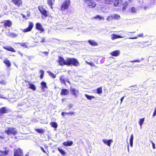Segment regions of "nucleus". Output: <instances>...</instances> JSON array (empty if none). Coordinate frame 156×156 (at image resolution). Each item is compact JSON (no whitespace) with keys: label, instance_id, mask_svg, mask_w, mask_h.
<instances>
[{"label":"nucleus","instance_id":"nucleus-2","mask_svg":"<svg viewBox=\"0 0 156 156\" xmlns=\"http://www.w3.org/2000/svg\"><path fill=\"white\" fill-rule=\"evenodd\" d=\"M17 130L15 128L9 127L5 129V133L8 135L12 134L13 135H15L17 133Z\"/></svg>","mask_w":156,"mask_h":156},{"label":"nucleus","instance_id":"nucleus-33","mask_svg":"<svg viewBox=\"0 0 156 156\" xmlns=\"http://www.w3.org/2000/svg\"><path fill=\"white\" fill-rule=\"evenodd\" d=\"M47 72L48 73L49 75L53 78H55L56 77L55 75L53 73L49 71H48Z\"/></svg>","mask_w":156,"mask_h":156},{"label":"nucleus","instance_id":"nucleus-24","mask_svg":"<svg viewBox=\"0 0 156 156\" xmlns=\"http://www.w3.org/2000/svg\"><path fill=\"white\" fill-rule=\"evenodd\" d=\"M41 88L42 89H44L45 88H47L46 85V83L44 81H43L41 82Z\"/></svg>","mask_w":156,"mask_h":156},{"label":"nucleus","instance_id":"nucleus-1","mask_svg":"<svg viewBox=\"0 0 156 156\" xmlns=\"http://www.w3.org/2000/svg\"><path fill=\"white\" fill-rule=\"evenodd\" d=\"M57 62L59 65L63 66L64 65L70 66L73 65L75 66H80V63L77 59L73 58H67L65 60L64 58L60 56H58Z\"/></svg>","mask_w":156,"mask_h":156},{"label":"nucleus","instance_id":"nucleus-59","mask_svg":"<svg viewBox=\"0 0 156 156\" xmlns=\"http://www.w3.org/2000/svg\"><path fill=\"white\" fill-rule=\"evenodd\" d=\"M22 15V16H23V18H25V16L24 15Z\"/></svg>","mask_w":156,"mask_h":156},{"label":"nucleus","instance_id":"nucleus-41","mask_svg":"<svg viewBox=\"0 0 156 156\" xmlns=\"http://www.w3.org/2000/svg\"><path fill=\"white\" fill-rule=\"evenodd\" d=\"M10 35L9 36V37H15L17 35L16 34L13 33H11V34H10Z\"/></svg>","mask_w":156,"mask_h":156},{"label":"nucleus","instance_id":"nucleus-9","mask_svg":"<svg viewBox=\"0 0 156 156\" xmlns=\"http://www.w3.org/2000/svg\"><path fill=\"white\" fill-rule=\"evenodd\" d=\"M114 2L113 5L115 7H117L122 4L123 0H115Z\"/></svg>","mask_w":156,"mask_h":156},{"label":"nucleus","instance_id":"nucleus-26","mask_svg":"<svg viewBox=\"0 0 156 156\" xmlns=\"http://www.w3.org/2000/svg\"><path fill=\"white\" fill-rule=\"evenodd\" d=\"M3 62L8 67L11 66V62L8 59H5Z\"/></svg>","mask_w":156,"mask_h":156},{"label":"nucleus","instance_id":"nucleus-46","mask_svg":"<svg viewBox=\"0 0 156 156\" xmlns=\"http://www.w3.org/2000/svg\"><path fill=\"white\" fill-rule=\"evenodd\" d=\"M21 45L25 48H27V43H22L21 44Z\"/></svg>","mask_w":156,"mask_h":156},{"label":"nucleus","instance_id":"nucleus-40","mask_svg":"<svg viewBox=\"0 0 156 156\" xmlns=\"http://www.w3.org/2000/svg\"><path fill=\"white\" fill-rule=\"evenodd\" d=\"M113 16L114 19H118L120 18V16L119 15H118L117 14H115Z\"/></svg>","mask_w":156,"mask_h":156},{"label":"nucleus","instance_id":"nucleus-13","mask_svg":"<svg viewBox=\"0 0 156 156\" xmlns=\"http://www.w3.org/2000/svg\"><path fill=\"white\" fill-rule=\"evenodd\" d=\"M102 141L105 144H107L108 146H111V143H112L113 141L112 139H109L108 140L103 139Z\"/></svg>","mask_w":156,"mask_h":156},{"label":"nucleus","instance_id":"nucleus-20","mask_svg":"<svg viewBox=\"0 0 156 156\" xmlns=\"http://www.w3.org/2000/svg\"><path fill=\"white\" fill-rule=\"evenodd\" d=\"M112 37L111 38L112 40H114L117 38H122V37L120 35H118L115 34H112Z\"/></svg>","mask_w":156,"mask_h":156},{"label":"nucleus","instance_id":"nucleus-60","mask_svg":"<svg viewBox=\"0 0 156 156\" xmlns=\"http://www.w3.org/2000/svg\"><path fill=\"white\" fill-rule=\"evenodd\" d=\"M25 156H29L28 153L26 154Z\"/></svg>","mask_w":156,"mask_h":156},{"label":"nucleus","instance_id":"nucleus-15","mask_svg":"<svg viewBox=\"0 0 156 156\" xmlns=\"http://www.w3.org/2000/svg\"><path fill=\"white\" fill-rule=\"evenodd\" d=\"M73 142L72 141L68 140L63 142L62 144L65 146H70L73 144Z\"/></svg>","mask_w":156,"mask_h":156},{"label":"nucleus","instance_id":"nucleus-38","mask_svg":"<svg viewBox=\"0 0 156 156\" xmlns=\"http://www.w3.org/2000/svg\"><path fill=\"white\" fill-rule=\"evenodd\" d=\"M30 88L34 90H36V87L35 85L33 84H30Z\"/></svg>","mask_w":156,"mask_h":156},{"label":"nucleus","instance_id":"nucleus-49","mask_svg":"<svg viewBox=\"0 0 156 156\" xmlns=\"http://www.w3.org/2000/svg\"><path fill=\"white\" fill-rule=\"evenodd\" d=\"M34 26L33 23H30V31H31V29L33 28Z\"/></svg>","mask_w":156,"mask_h":156},{"label":"nucleus","instance_id":"nucleus-10","mask_svg":"<svg viewBox=\"0 0 156 156\" xmlns=\"http://www.w3.org/2000/svg\"><path fill=\"white\" fill-rule=\"evenodd\" d=\"M69 93L68 90L65 89H63L61 90L60 95H67Z\"/></svg>","mask_w":156,"mask_h":156},{"label":"nucleus","instance_id":"nucleus-6","mask_svg":"<svg viewBox=\"0 0 156 156\" xmlns=\"http://www.w3.org/2000/svg\"><path fill=\"white\" fill-rule=\"evenodd\" d=\"M70 1L69 0H66L64 2L61 6V8L66 10L68 9L70 5Z\"/></svg>","mask_w":156,"mask_h":156},{"label":"nucleus","instance_id":"nucleus-4","mask_svg":"<svg viewBox=\"0 0 156 156\" xmlns=\"http://www.w3.org/2000/svg\"><path fill=\"white\" fill-rule=\"evenodd\" d=\"M59 80L61 83L66 84V82L70 83L69 79L68 77H66L65 75H62L59 78Z\"/></svg>","mask_w":156,"mask_h":156},{"label":"nucleus","instance_id":"nucleus-63","mask_svg":"<svg viewBox=\"0 0 156 156\" xmlns=\"http://www.w3.org/2000/svg\"><path fill=\"white\" fill-rule=\"evenodd\" d=\"M45 149H47V148H48V147H47V146H45Z\"/></svg>","mask_w":156,"mask_h":156},{"label":"nucleus","instance_id":"nucleus-7","mask_svg":"<svg viewBox=\"0 0 156 156\" xmlns=\"http://www.w3.org/2000/svg\"><path fill=\"white\" fill-rule=\"evenodd\" d=\"M120 51L118 50L111 52L110 54L112 56L117 57L120 55Z\"/></svg>","mask_w":156,"mask_h":156},{"label":"nucleus","instance_id":"nucleus-31","mask_svg":"<svg viewBox=\"0 0 156 156\" xmlns=\"http://www.w3.org/2000/svg\"><path fill=\"white\" fill-rule=\"evenodd\" d=\"M133 134H132L131 135L130 137V145L131 147H132L133 146Z\"/></svg>","mask_w":156,"mask_h":156},{"label":"nucleus","instance_id":"nucleus-56","mask_svg":"<svg viewBox=\"0 0 156 156\" xmlns=\"http://www.w3.org/2000/svg\"><path fill=\"white\" fill-rule=\"evenodd\" d=\"M45 42V39L44 38H43L41 40V41L40 42L41 43H42V42Z\"/></svg>","mask_w":156,"mask_h":156},{"label":"nucleus","instance_id":"nucleus-30","mask_svg":"<svg viewBox=\"0 0 156 156\" xmlns=\"http://www.w3.org/2000/svg\"><path fill=\"white\" fill-rule=\"evenodd\" d=\"M102 87H100L97 89V93L98 94H100L102 93Z\"/></svg>","mask_w":156,"mask_h":156},{"label":"nucleus","instance_id":"nucleus-23","mask_svg":"<svg viewBox=\"0 0 156 156\" xmlns=\"http://www.w3.org/2000/svg\"><path fill=\"white\" fill-rule=\"evenodd\" d=\"M6 112L7 109L5 107H2L0 108V115L5 113Z\"/></svg>","mask_w":156,"mask_h":156},{"label":"nucleus","instance_id":"nucleus-12","mask_svg":"<svg viewBox=\"0 0 156 156\" xmlns=\"http://www.w3.org/2000/svg\"><path fill=\"white\" fill-rule=\"evenodd\" d=\"M130 6L127 2H125L122 4V10H125L126 9H129Z\"/></svg>","mask_w":156,"mask_h":156},{"label":"nucleus","instance_id":"nucleus-50","mask_svg":"<svg viewBox=\"0 0 156 156\" xmlns=\"http://www.w3.org/2000/svg\"><path fill=\"white\" fill-rule=\"evenodd\" d=\"M151 143L152 144L153 148L155 149V144L152 141H151Z\"/></svg>","mask_w":156,"mask_h":156},{"label":"nucleus","instance_id":"nucleus-62","mask_svg":"<svg viewBox=\"0 0 156 156\" xmlns=\"http://www.w3.org/2000/svg\"><path fill=\"white\" fill-rule=\"evenodd\" d=\"M135 32H130L129 33H135Z\"/></svg>","mask_w":156,"mask_h":156},{"label":"nucleus","instance_id":"nucleus-43","mask_svg":"<svg viewBox=\"0 0 156 156\" xmlns=\"http://www.w3.org/2000/svg\"><path fill=\"white\" fill-rule=\"evenodd\" d=\"M24 102H21L20 103H19L17 105V106L18 107L23 106L24 104Z\"/></svg>","mask_w":156,"mask_h":156},{"label":"nucleus","instance_id":"nucleus-14","mask_svg":"<svg viewBox=\"0 0 156 156\" xmlns=\"http://www.w3.org/2000/svg\"><path fill=\"white\" fill-rule=\"evenodd\" d=\"M12 2L15 5L19 6L22 4V2L21 0H12Z\"/></svg>","mask_w":156,"mask_h":156},{"label":"nucleus","instance_id":"nucleus-16","mask_svg":"<svg viewBox=\"0 0 156 156\" xmlns=\"http://www.w3.org/2000/svg\"><path fill=\"white\" fill-rule=\"evenodd\" d=\"M70 90L72 94L75 96H76L78 94L79 92L78 90L73 88H71Z\"/></svg>","mask_w":156,"mask_h":156},{"label":"nucleus","instance_id":"nucleus-44","mask_svg":"<svg viewBox=\"0 0 156 156\" xmlns=\"http://www.w3.org/2000/svg\"><path fill=\"white\" fill-rule=\"evenodd\" d=\"M86 62L89 65L91 66H95V64L93 62Z\"/></svg>","mask_w":156,"mask_h":156},{"label":"nucleus","instance_id":"nucleus-34","mask_svg":"<svg viewBox=\"0 0 156 156\" xmlns=\"http://www.w3.org/2000/svg\"><path fill=\"white\" fill-rule=\"evenodd\" d=\"M144 118H143L140 119L138 123L140 127L142 126V125L144 121Z\"/></svg>","mask_w":156,"mask_h":156},{"label":"nucleus","instance_id":"nucleus-37","mask_svg":"<svg viewBox=\"0 0 156 156\" xmlns=\"http://www.w3.org/2000/svg\"><path fill=\"white\" fill-rule=\"evenodd\" d=\"M113 19H114L113 16L111 15V16H108L106 20L108 21H110Z\"/></svg>","mask_w":156,"mask_h":156},{"label":"nucleus","instance_id":"nucleus-5","mask_svg":"<svg viewBox=\"0 0 156 156\" xmlns=\"http://www.w3.org/2000/svg\"><path fill=\"white\" fill-rule=\"evenodd\" d=\"M85 2L86 3L87 6L91 8L95 7L96 5L95 3L92 0H86Z\"/></svg>","mask_w":156,"mask_h":156},{"label":"nucleus","instance_id":"nucleus-57","mask_svg":"<svg viewBox=\"0 0 156 156\" xmlns=\"http://www.w3.org/2000/svg\"><path fill=\"white\" fill-rule=\"evenodd\" d=\"M135 8L134 7H132L131 8V10H135Z\"/></svg>","mask_w":156,"mask_h":156},{"label":"nucleus","instance_id":"nucleus-8","mask_svg":"<svg viewBox=\"0 0 156 156\" xmlns=\"http://www.w3.org/2000/svg\"><path fill=\"white\" fill-rule=\"evenodd\" d=\"M36 29L40 31L41 33L43 32L44 31V30L41 25L39 23H37L36 24Z\"/></svg>","mask_w":156,"mask_h":156},{"label":"nucleus","instance_id":"nucleus-32","mask_svg":"<svg viewBox=\"0 0 156 156\" xmlns=\"http://www.w3.org/2000/svg\"><path fill=\"white\" fill-rule=\"evenodd\" d=\"M39 73H41V75L39 76V77L41 79H43L44 75V71L43 70H41L39 71Z\"/></svg>","mask_w":156,"mask_h":156},{"label":"nucleus","instance_id":"nucleus-39","mask_svg":"<svg viewBox=\"0 0 156 156\" xmlns=\"http://www.w3.org/2000/svg\"><path fill=\"white\" fill-rule=\"evenodd\" d=\"M11 33V32H10V30L9 29L7 30L5 32V34L8 37H9Z\"/></svg>","mask_w":156,"mask_h":156},{"label":"nucleus","instance_id":"nucleus-17","mask_svg":"<svg viewBox=\"0 0 156 156\" xmlns=\"http://www.w3.org/2000/svg\"><path fill=\"white\" fill-rule=\"evenodd\" d=\"M12 24L11 22L9 20H5L4 22V26H8L10 27L11 26Z\"/></svg>","mask_w":156,"mask_h":156},{"label":"nucleus","instance_id":"nucleus-36","mask_svg":"<svg viewBox=\"0 0 156 156\" xmlns=\"http://www.w3.org/2000/svg\"><path fill=\"white\" fill-rule=\"evenodd\" d=\"M85 96L87 99L88 100H91V99L94 98H95L93 96H90L87 94H85Z\"/></svg>","mask_w":156,"mask_h":156},{"label":"nucleus","instance_id":"nucleus-45","mask_svg":"<svg viewBox=\"0 0 156 156\" xmlns=\"http://www.w3.org/2000/svg\"><path fill=\"white\" fill-rule=\"evenodd\" d=\"M29 31V25L27 29H24L23 30V31L24 32H26Z\"/></svg>","mask_w":156,"mask_h":156},{"label":"nucleus","instance_id":"nucleus-58","mask_svg":"<svg viewBox=\"0 0 156 156\" xmlns=\"http://www.w3.org/2000/svg\"><path fill=\"white\" fill-rule=\"evenodd\" d=\"M135 61L136 62H140V60H135Z\"/></svg>","mask_w":156,"mask_h":156},{"label":"nucleus","instance_id":"nucleus-3","mask_svg":"<svg viewBox=\"0 0 156 156\" xmlns=\"http://www.w3.org/2000/svg\"><path fill=\"white\" fill-rule=\"evenodd\" d=\"M14 156H23V151L20 148L14 149Z\"/></svg>","mask_w":156,"mask_h":156},{"label":"nucleus","instance_id":"nucleus-52","mask_svg":"<svg viewBox=\"0 0 156 156\" xmlns=\"http://www.w3.org/2000/svg\"><path fill=\"white\" fill-rule=\"evenodd\" d=\"M42 53L44 54L46 56H47L48 54V51H44Z\"/></svg>","mask_w":156,"mask_h":156},{"label":"nucleus","instance_id":"nucleus-21","mask_svg":"<svg viewBox=\"0 0 156 156\" xmlns=\"http://www.w3.org/2000/svg\"><path fill=\"white\" fill-rule=\"evenodd\" d=\"M88 42L90 45L92 46H96L98 45L97 42L89 40L88 41Z\"/></svg>","mask_w":156,"mask_h":156},{"label":"nucleus","instance_id":"nucleus-35","mask_svg":"<svg viewBox=\"0 0 156 156\" xmlns=\"http://www.w3.org/2000/svg\"><path fill=\"white\" fill-rule=\"evenodd\" d=\"M114 0H105V3L106 4H110L112 3Z\"/></svg>","mask_w":156,"mask_h":156},{"label":"nucleus","instance_id":"nucleus-22","mask_svg":"<svg viewBox=\"0 0 156 156\" xmlns=\"http://www.w3.org/2000/svg\"><path fill=\"white\" fill-rule=\"evenodd\" d=\"M41 13L45 17L48 16L49 13L46 10H40Z\"/></svg>","mask_w":156,"mask_h":156},{"label":"nucleus","instance_id":"nucleus-27","mask_svg":"<svg viewBox=\"0 0 156 156\" xmlns=\"http://www.w3.org/2000/svg\"><path fill=\"white\" fill-rule=\"evenodd\" d=\"M58 150L61 154L63 155H65L66 152L64 150L60 148L59 147H58Z\"/></svg>","mask_w":156,"mask_h":156},{"label":"nucleus","instance_id":"nucleus-64","mask_svg":"<svg viewBox=\"0 0 156 156\" xmlns=\"http://www.w3.org/2000/svg\"><path fill=\"white\" fill-rule=\"evenodd\" d=\"M128 151H129V146L128 145Z\"/></svg>","mask_w":156,"mask_h":156},{"label":"nucleus","instance_id":"nucleus-11","mask_svg":"<svg viewBox=\"0 0 156 156\" xmlns=\"http://www.w3.org/2000/svg\"><path fill=\"white\" fill-rule=\"evenodd\" d=\"M9 150L8 149L5 147V151H0V156H5V155L8 154Z\"/></svg>","mask_w":156,"mask_h":156},{"label":"nucleus","instance_id":"nucleus-54","mask_svg":"<svg viewBox=\"0 0 156 156\" xmlns=\"http://www.w3.org/2000/svg\"><path fill=\"white\" fill-rule=\"evenodd\" d=\"M40 148L42 150V151H43V152H44V153H46V151L44 150V149L43 148V147H41Z\"/></svg>","mask_w":156,"mask_h":156},{"label":"nucleus","instance_id":"nucleus-28","mask_svg":"<svg viewBox=\"0 0 156 156\" xmlns=\"http://www.w3.org/2000/svg\"><path fill=\"white\" fill-rule=\"evenodd\" d=\"M144 36V34L143 33H141L138 34L137 36H136L134 37H130L128 38L131 39H136L138 37H143Z\"/></svg>","mask_w":156,"mask_h":156},{"label":"nucleus","instance_id":"nucleus-61","mask_svg":"<svg viewBox=\"0 0 156 156\" xmlns=\"http://www.w3.org/2000/svg\"><path fill=\"white\" fill-rule=\"evenodd\" d=\"M130 62H136L135 61V60H134V61H131Z\"/></svg>","mask_w":156,"mask_h":156},{"label":"nucleus","instance_id":"nucleus-47","mask_svg":"<svg viewBox=\"0 0 156 156\" xmlns=\"http://www.w3.org/2000/svg\"><path fill=\"white\" fill-rule=\"evenodd\" d=\"M74 112H67V115H74Z\"/></svg>","mask_w":156,"mask_h":156},{"label":"nucleus","instance_id":"nucleus-19","mask_svg":"<svg viewBox=\"0 0 156 156\" xmlns=\"http://www.w3.org/2000/svg\"><path fill=\"white\" fill-rule=\"evenodd\" d=\"M3 48L9 51H11L13 52H16L15 49L10 46H7L5 47H3Z\"/></svg>","mask_w":156,"mask_h":156},{"label":"nucleus","instance_id":"nucleus-42","mask_svg":"<svg viewBox=\"0 0 156 156\" xmlns=\"http://www.w3.org/2000/svg\"><path fill=\"white\" fill-rule=\"evenodd\" d=\"M94 18L95 19H98L99 20H101L103 19V18L100 16L98 15L96 16H94Z\"/></svg>","mask_w":156,"mask_h":156},{"label":"nucleus","instance_id":"nucleus-18","mask_svg":"<svg viewBox=\"0 0 156 156\" xmlns=\"http://www.w3.org/2000/svg\"><path fill=\"white\" fill-rule=\"evenodd\" d=\"M55 0H48L47 3L50 6V9H53L52 5L54 3Z\"/></svg>","mask_w":156,"mask_h":156},{"label":"nucleus","instance_id":"nucleus-48","mask_svg":"<svg viewBox=\"0 0 156 156\" xmlns=\"http://www.w3.org/2000/svg\"><path fill=\"white\" fill-rule=\"evenodd\" d=\"M73 106V105L72 104H69L67 107L69 108V109H70Z\"/></svg>","mask_w":156,"mask_h":156},{"label":"nucleus","instance_id":"nucleus-53","mask_svg":"<svg viewBox=\"0 0 156 156\" xmlns=\"http://www.w3.org/2000/svg\"><path fill=\"white\" fill-rule=\"evenodd\" d=\"M67 112H62V113H61L62 115V116H64L66 115H67Z\"/></svg>","mask_w":156,"mask_h":156},{"label":"nucleus","instance_id":"nucleus-55","mask_svg":"<svg viewBox=\"0 0 156 156\" xmlns=\"http://www.w3.org/2000/svg\"><path fill=\"white\" fill-rule=\"evenodd\" d=\"M125 97V96H123V97H122L120 99V100H121V103H122V102L123 101V100L124 98Z\"/></svg>","mask_w":156,"mask_h":156},{"label":"nucleus","instance_id":"nucleus-29","mask_svg":"<svg viewBox=\"0 0 156 156\" xmlns=\"http://www.w3.org/2000/svg\"><path fill=\"white\" fill-rule=\"evenodd\" d=\"M50 124L52 127L54 128H56L58 126V124L57 123L55 122H51Z\"/></svg>","mask_w":156,"mask_h":156},{"label":"nucleus","instance_id":"nucleus-25","mask_svg":"<svg viewBox=\"0 0 156 156\" xmlns=\"http://www.w3.org/2000/svg\"><path fill=\"white\" fill-rule=\"evenodd\" d=\"M35 130L39 134L43 133L45 132V130L41 129H36Z\"/></svg>","mask_w":156,"mask_h":156},{"label":"nucleus","instance_id":"nucleus-51","mask_svg":"<svg viewBox=\"0 0 156 156\" xmlns=\"http://www.w3.org/2000/svg\"><path fill=\"white\" fill-rule=\"evenodd\" d=\"M156 115V107L155 108V110L153 113V116L154 117Z\"/></svg>","mask_w":156,"mask_h":156}]
</instances>
